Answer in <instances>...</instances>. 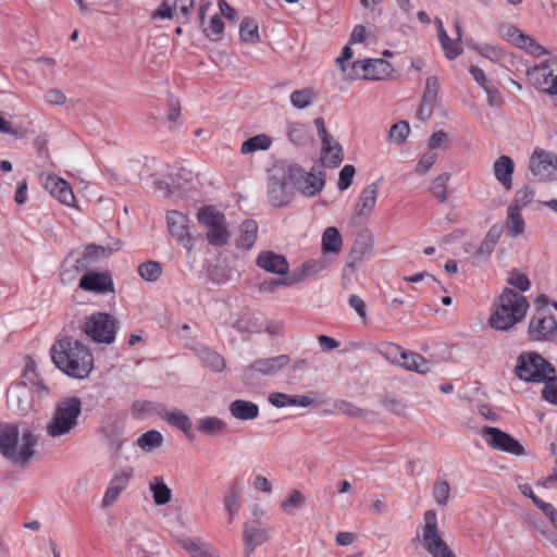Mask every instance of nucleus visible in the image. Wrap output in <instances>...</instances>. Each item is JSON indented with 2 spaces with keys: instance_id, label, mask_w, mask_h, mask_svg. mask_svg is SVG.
I'll use <instances>...</instances> for the list:
<instances>
[{
  "instance_id": "15",
  "label": "nucleus",
  "mask_w": 557,
  "mask_h": 557,
  "mask_svg": "<svg viewBox=\"0 0 557 557\" xmlns=\"http://www.w3.org/2000/svg\"><path fill=\"white\" fill-rule=\"evenodd\" d=\"M134 474V469L131 466H126L117 470L111 478L107 490L104 491L101 507L108 509L112 507L119 499L121 493L126 490L128 483Z\"/></svg>"
},
{
  "instance_id": "6",
  "label": "nucleus",
  "mask_w": 557,
  "mask_h": 557,
  "mask_svg": "<svg viewBox=\"0 0 557 557\" xmlns=\"http://www.w3.org/2000/svg\"><path fill=\"white\" fill-rule=\"evenodd\" d=\"M555 373L553 366L533 351H524L515 366V374L524 382L542 383Z\"/></svg>"
},
{
  "instance_id": "23",
  "label": "nucleus",
  "mask_w": 557,
  "mask_h": 557,
  "mask_svg": "<svg viewBox=\"0 0 557 557\" xmlns=\"http://www.w3.org/2000/svg\"><path fill=\"white\" fill-rule=\"evenodd\" d=\"M176 543L191 557H221L212 544L200 537L182 536Z\"/></svg>"
},
{
  "instance_id": "9",
  "label": "nucleus",
  "mask_w": 557,
  "mask_h": 557,
  "mask_svg": "<svg viewBox=\"0 0 557 557\" xmlns=\"http://www.w3.org/2000/svg\"><path fill=\"white\" fill-rule=\"evenodd\" d=\"M116 321L106 312H97L86 318L85 334L96 343L111 344L115 339Z\"/></svg>"
},
{
  "instance_id": "1",
  "label": "nucleus",
  "mask_w": 557,
  "mask_h": 557,
  "mask_svg": "<svg viewBox=\"0 0 557 557\" xmlns=\"http://www.w3.org/2000/svg\"><path fill=\"white\" fill-rule=\"evenodd\" d=\"M39 437L27 424H0V454L12 465L24 467L38 453Z\"/></svg>"
},
{
  "instance_id": "3",
  "label": "nucleus",
  "mask_w": 557,
  "mask_h": 557,
  "mask_svg": "<svg viewBox=\"0 0 557 557\" xmlns=\"http://www.w3.org/2000/svg\"><path fill=\"white\" fill-rule=\"evenodd\" d=\"M352 57L351 48L345 46L341 55L336 58V63L346 79L381 81L388 77L393 72L391 63L383 59H366L348 63Z\"/></svg>"
},
{
  "instance_id": "29",
  "label": "nucleus",
  "mask_w": 557,
  "mask_h": 557,
  "mask_svg": "<svg viewBox=\"0 0 557 557\" xmlns=\"http://www.w3.org/2000/svg\"><path fill=\"white\" fill-rule=\"evenodd\" d=\"M269 403L276 408L309 407L313 400L305 395H288L276 392L269 395Z\"/></svg>"
},
{
  "instance_id": "5",
  "label": "nucleus",
  "mask_w": 557,
  "mask_h": 557,
  "mask_svg": "<svg viewBox=\"0 0 557 557\" xmlns=\"http://www.w3.org/2000/svg\"><path fill=\"white\" fill-rule=\"evenodd\" d=\"M82 410L83 404L78 397L70 396L59 400L46 425V434L52 438L70 436L79 424Z\"/></svg>"
},
{
  "instance_id": "58",
  "label": "nucleus",
  "mask_w": 557,
  "mask_h": 557,
  "mask_svg": "<svg viewBox=\"0 0 557 557\" xmlns=\"http://www.w3.org/2000/svg\"><path fill=\"white\" fill-rule=\"evenodd\" d=\"M507 283L522 293L531 287L529 277L518 271H513L509 274Z\"/></svg>"
},
{
  "instance_id": "22",
  "label": "nucleus",
  "mask_w": 557,
  "mask_h": 557,
  "mask_svg": "<svg viewBox=\"0 0 557 557\" xmlns=\"http://www.w3.org/2000/svg\"><path fill=\"white\" fill-rule=\"evenodd\" d=\"M79 288L95 294L113 292V281L107 272L89 271L79 280Z\"/></svg>"
},
{
  "instance_id": "11",
  "label": "nucleus",
  "mask_w": 557,
  "mask_h": 557,
  "mask_svg": "<svg viewBox=\"0 0 557 557\" xmlns=\"http://www.w3.org/2000/svg\"><path fill=\"white\" fill-rule=\"evenodd\" d=\"M498 36L510 45L523 50L532 57H543L548 54L546 48L540 45L535 39L520 30L516 25L502 23L497 26Z\"/></svg>"
},
{
  "instance_id": "12",
  "label": "nucleus",
  "mask_w": 557,
  "mask_h": 557,
  "mask_svg": "<svg viewBox=\"0 0 557 557\" xmlns=\"http://www.w3.org/2000/svg\"><path fill=\"white\" fill-rule=\"evenodd\" d=\"M557 334V321L554 314L546 309H537L529 322L528 335L530 339L544 342L552 341Z\"/></svg>"
},
{
  "instance_id": "60",
  "label": "nucleus",
  "mask_w": 557,
  "mask_h": 557,
  "mask_svg": "<svg viewBox=\"0 0 557 557\" xmlns=\"http://www.w3.org/2000/svg\"><path fill=\"white\" fill-rule=\"evenodd\" d=\"M355 173V168L351 164H346L342 168L338 174L337 184L339 190H346L351 185Z\"/></svg>"
},
{
  "instance_id": "26",
  "label": "nucleus",
  "mask_w": 557,
  "mask_h": 557,
  "mask_svg": "<svg viewBox=\"0 0 557 557\" xmlns=\"http://www.w3.org/2000/svg\"><path fill=\"white\" fill-rule=\"evenodd\" d=\"M322 143V160L327 166L335 168L344 159V151L339 143L331 135L320 137Z\"/></svg>"
},
{
  "instance_id": "43",
  "label": "nucleus",
  "mask_w": 557,
  "mask_h": 557,
  "mask_svg": "<svg viewBox=\"0 0 557 557\" xmlns=\"http://www.w3.org/2000/svg\"><path fill=\"white\" fill-rule=\"evenodd\" d=\"M139 276L149 283L157 282L162 274V267L157 261H145L138 265Z\"/></svg>"
},
{
  "instance_id": "41",
  "label": "nucleus",
  "mask_w": 557,
  "mask_h": 557,
  "mask_svg": "<svg viewBox=\"0 0 557 557\" xmlns=\"http://www.w3.org/2000/svg\"><path fill=\"white\" fill-rule=\"evenodd\" d=\"M506 227L511 237H519L524 233L525 222L521 214V210L508 207Z\"/></svg>"
},
{
  "instance_id": "24",
  "label": "nucleus",
  "mask_w": 557,
  "mask_h": 557,
  "mask_svg": "<svg viewBox=\"0 0 557 557\" xmlns=\"http://www.w3.org/2000/svg\"><path fill=\"white\" fill-rule=\"evenodd\" d=\"M269 539V530L261 527L258 521L244 524L245 555L249 557L253 550Z\"/></svg>"
},
{
  "instance_id": "2",
  "label": "nucleus",
  "mask_w": 557,
  "mask_h": 557,
  "mask_svg": "<svg viewBox=\"0 0 557 557\" xmlns=\"http://www.w3.org/2000/svg\"><path fill=\"white\" fill-rule=\"evenodd\" d=\"M51 350L53 363L69 376L85 379L94 368L90 350L73 337L60 339Z\"/></svg>"
},
{
  "instance_id": "7",
  "label": "nucleus",
  "mask_w": 557,
  "mask_h": 557,
  "mask_svg": "<svg viewBox=\"0 0 557 557\" xmlns=\"http://www.w3.org/2000/svg\"><path fill=\"white\" fill-rule=\"evenodd\" d=\"M423 520L421 545L425 552L432 557H456L441 536L436 512L432 509L426 510Z\"/></svg>"
},
{
  "instance_id": "59",
  "label": "nucleus",
  "mask_w": 557,
  "mask_h": 557,
  "mask_svg": "<svg viewBox=\"0 0 557 557\" xmlns=\"http://www.w3.org/2000/svg\"><path fill=\"white\" fill-rule=\"evenodd\" d=\"M292 281L289 278H269L259 284V292L264 294L274 293L281 286H289Z\"/></svg>"
},
{
  "instance_id": "20",
  "label": "nucleus",
  "mask_w": 557,
  "mask_h": 557,
  "mask_svg": "<svg viewBox=\"0 0 557 557\" xmlns=\"http://www.w3.org/2000/svg\"><path fill=\"white\" fill-rule=\"evenodd\" d=\"M381 184L379 181L364 186L355 206V216L360 220H368L374 212L380 195Z\"/></svg>"
},
{
  "instance_id": "53",
  "label": "nucleus",
  "mask_w": 557,
  "mask_h": 557,
  "mask_svg": "<svg viewBox=\"0 0 557 557\" xmlns=\"http://www.w3.org/2000/svg\"><path fill=\"white\" fill-rule=\"evenodd\" d=\"M450 494L449 484L446 481H436L433 486V498L440 506H445L448 503Z\"/></svg>"
},
{
  "instance_id": "45",
  "label": "nucleus",
  "mask_w": 557,
  "mask_h": 557,
  "mask_svg": "<svg viewBox=\"0 0 557 557\" xmlns=\"http://www.w3.org/2000/svg\"><path fill=\"white\" fill-rule=\"evenodd\" d=\"M163 436L159 431L150 430L137 438V445L145 451H151L162 445Z\"/></svg>"
},
{
  "instance_id": "46",
  "label": "nucleus",
  "mask_w": 557,
  "mask_h": 557,
  "mask_svg": "<svg viewBox=\"0 0 557 557\" xmlns=\"http://www.w3.org/2000/svg\"><path fill=\"white\" fill-rule=\"evenodd\" d=\"M287 136L293 144L304 146L308 141L306 125L298 122L288 123Z\"/></svg>"
},
{
  "instance_id": "34",
  "label": "nucleus",
  "mask_w": 557,
  "mask_h": 557,
  "mask_svg": "<svg viewBox=\"0 0 557 557\" xmlns=\"http://www.w3.org/2000/svg\"><path fill=\"white\" fill-rule=\"evenodd\" d=\"M149 491L157 506L166 505L172 498V490L165 484L161 475H154L150 479Z\"/></svg>"
},
{
  "instance_id": "8",
  "label": "nucleus",
  "mask_w": 557,
  "mask_h": 557,
  "mask_svg": "<svg viewBox=\"0 0 557 557\" xmlns=\"http://www.w3.org/2000/svg\"><path fill=\"white\" fill-rule=\"evenodd\" d=\"M198 222L208 228L207 239L212 246L227 244L231 234L223 213L212 207H205L197 213Z\"/></svg>"
},
{
  "instance_id": "16",
  "label": "nucleus",
  "mask_w": 557,
  "mask_h": 557,
  "mask_svg": "<svg viewBox=\"0 0 557 557\" xmlns=\"http://www.w3.org/2000/svg\"><path fill=\"white\" fill-rule=\"evenodd\" d=\"M8 404L12 410L25 414L34 409L37 393L25 384H13L7 393Z\"/></svg>"
},
{
  "instance_id": "64",
  "label": "nucleus",
  "mask_w": 557,
  "mask_h": 557,
  "mask_svg": "<svg viewBox=\"0 0 557 557\" xmlns=\"http://www.w3.org/2000/svg\"><path fill=\"white\" fill-rule=\"evenodd\" d=\"M441 47H442V49L444 51L445 57L448 60H455L456 58H458L462 53V48H461V45H460V42L458 40H453V39L449 38L448 42L444 44Z\"/></svg>"
},
{
  "instance_id": "13",
  "label": "nucleus",
  "mask_w": 557,
  "mask_h": 557,
  "mask_svg": "<svg viewBox=\"0 0 557 557\" xmlns=\"http://www.w3.org/2000/svg\"><path fill=\"white\" fill-rule=\"evenodd\" d=\"M482 435L488 446L515 456L524 455L523 446L508 433L493 426H485Z\"/></svg>"
},
{
  "instance_id": "38",
  "label": "nucleus",
  "mask_w": 557,
  "mask_h": 557,
  "mask_svg": "<svg viewBox=\"0 0 557 557\" xmlns=\"http://www.w3.org/2000/svg\"><path fill=\"white\" fill-rule=\"evenodd\" d=\"M398 366L420 374L431 372V364L423 356L407 350L405 351L404 357Z\"/></svg>"
},
{
  "instance_id": "55",
  "label": "nucleus",
  "mask_w": 557,
  "mask_h": 557,
  "mask_svg": "<svg viewBox=\"0 0 557 557\" xmlns=\"http://www.w3.org/2000/svg\"><path fill=\"white\" fill-rule=\"evenodd\" d=\"M544 386L542 389V396L543 398L557 406V377L553 375H549L546 381L543 382Z\"/></svg>"
},
{
  "instance_id": "47",
  "label": "nucleus",
  "mask_w": 557,
  "mask_h": 557,
  "mask_svg": "<svg viewBox=\"0 0 557 557\" xmlns=\"http://www.w3.org/2000/svg\"><path fill=\"white\" fill-rule=\"evenodd\" d=\"M535 197V190L530 186H523L515 193L513 199L509 207L522 210L530 205Z\"/></svg>"
},
{
  "instance_id": "36",
  "label": "nucleus",
  "mask_w": 557,
  "mask_h": 557,
  "mask_svg": "<svg viewBox=\"0 0 557 557\" xmlns=\"http://www.w3.org/2000/svg\"><path fill=\"white\" fill-rule=\"evenodd\" d=\"M16 384H25L26 386L32 387V389L36 391L38 397H42L48 394V389L38 382L36 364L32 359L26 362L21 380Z\"/></svg>"
},
{
  "instance_id": "35",
  "label": "nucleus",
  "mask_w": 557,
  "mask_h": 557,
  "mask_svg": "<svg viewBox=\"0 0 557 557\" xmlns=\"http://www.w3.org/2000/svg\"><path fill=\"white\" fill-rule=\"evenodd\" d=\"M322 251L324 255H338L343 249V238L335 226H329L324 230L321 239Z\"/></svg>"
},
{
  "instance_id": "61",
  "label": "nucleus",
  "mask_w": 557,
  "mask_h": 557,
  "mask_svg": "<svg viewBox=\"0 0 557 557\" xmlns=\"http://www.w3.org/2000/svg\"><path fill=\"white\" fill-rule=\"evenodd\" d=\"M469 73L478 86L483 90L493 85V82L487 77L486 73L481 67L471 65L469 67Z\"/></svg>"
},
{
  "instance_id": "40",
  "label": "nucleus",
  "mask_w": 557,
  "mask_h": 557,
  "mask_svg": "<svg viewBox=\"0 0 557 557\" xmlns=\"http://www.w3.org/2000/svg\"><path fill=\"white\" fill-rule=\"evenodd\" d=\"M197 356L202 366L213 372H222L225 369L224 358L215 351L208 348H201L197 350Z\"/></svg>"
},
{
  "instance_id": "28",
  "label": "nucleus",
  "mask_w": 557,
  "mask_h": 557,
  "mask_svg": "<svg viewBox=\"0 0 557 557\" xmlns=\"http://www.w3.org/2000/svg\"><path fill=\"white\" fill-rule=\"evenodd\" d=\"M515 163L508 156H500L493 164L496 181L507 190L512 188Z\"/></svg>"
},
{
  "instance_id": "27",
  "label": "nucleus",
  "mask_w": 557,
  "mask_h": 557,
  "mask_svg": "<svg viewBox=\"0 0 557 557\" xmlns=\"http://www.w3.org/2000/svg\"><path fill=\"white\" fill-rule=\"evenodd\" d=\"M119 249L120 246L117 243L113 247H106L95 244L88 245L85 248L83 256L76 260V269L84 270L92 262L107 258Z\"/></svg>"
},
{
  "instance_id": "37",
  "label": "nucleus",
  "mask_w": 557,
  "mask_h": 557,
  "mask_svg": "<svg viewBox=\"0 0 557 557\" xmlns=\"http://www.w3.org/2000/svg\"><path fill=\"white\" fill-rule=\"evenodd\" d=\"M258 235V224L253 220H246L239 226V236L237 238V247L249 250L253 247Z\"/></svg>"
},
{
  "instance_id": "19",
  "label": "nucleus",
  "mask_w": 557,
  "mask_h": 557,
  "mask_svg": "<svg viewBox=\"0 0 557 557\" xmlns=\"http://www.w3.org/2000/svg\"><path fill=\"white\" fill-rule=\"evenodd\" d=\"M529 168L542 181H557V157L554 153L535 150Z\"/></svg>"
},
{
  "instance_id": "32",
  "label": "nucleus",
  "mask_w": 557,
  "mask_h": 557,
  "mask_svg": "<svg viewBox=\"0 0 557 557\" xmlns=\"http://www.w3.org/2000/svg\"><path fill=\"white\" fill-rule=\"evenodd\" d=\"M468 47L495 64H503L507 57L506 51L496 45L470 42Z\"/></svg>"
},
{
  "instance_id": "44",
  "label": "nucleus",
  "mask_w": 557,
  "mask_h": 557,
  "mask_svg": "<svg viewBox=\"0 0 557 557\" xmlns=\"http://www.w3.org/2000/svg\"><path fill=\"white\" fill-rule=\"evenodd\" d=\"M315 99V91L313 88H304L295 90L290 94V103L298 110L307 109Z\"/></svg>"
},
{
  "instance_id": "17",
  "label": "nucleus",
  "mask_w": 557,
  "mask_h": 557,
  "mask_svg": "<svg viewBox=\"0 0 557 557\" xmlns=\"http://www.w3.org/2000/svg\"><path fill=\"white\" fill-rule=\"evenodd\" d=\"M189 219L186 214L171 210L166 213L168 230L188 251L193 249L194 239L189 233Z\"/></svg>"
},
{
  "instance_id": "50",
  "label": "nucleus",
  "mask_w": 557,
  "mask_h": 557,
  "mask_svg": "<svg viewBox=\"0 0 557 557\" xmlns=\"http://www.w3.org/2000/svg\"><path fill=\"white\" fill-rule=\"evenodd\" d=\"M410 132L409 124L406 121H400L398 123H395L388 134V139L391 143L400 145L403 144L406 138L408 137Z\"/></svg>"
},
{
  "instance_id": "49",
  "label": "nucleus",
  "mask_w": 557,
  "mask_h": 557,
  "mask_svg": "<svg viewBox=\"0 0 557 557\" xmlns=\"http://www.w3.org/2000/svg\"><path fill=\"white\" fill-rule=\"evenodd\" d=\"M329 265H330V259L327 257L308 260L301 267L302 275L304 276L317 275L320 272H322L323 270H325Z\"/></svg>"
},
{
  "instance_id": "30",
  "label": "nucleus",
  "mask_w": 557,
  "mask_h": 557,
  "mask_svg": "<svg viewBox=\"0 0 557 557\" xmlns=\"http://www.w3.org/2000/svg\"><path fill=\"white\" fill-rule=\"evenodd\" d=\"M228 410L234 419L242 421L253 420L259 416L258 405L244 399L233 400L228 406Z\"/></svg>"
},
{
  "instance_id": "52",
  "label": "nucleus",
  "mask_w": 557,
  "mask_h": 557,
  "mask_svg": "<svg viewBox=\"0 0 557 557\" xmlns=\"http://www.w3.org/2000/svg\"><path fill=\"white\" fill-rule=\"evenodd\" d=\"M405 351L406 350L403 349L400 346H398L396 344H393V343L384 344L380 348L381 355L385 359H387L388 361H391V362H393L395 364H399L400 363V360L403 359Z\"/></svg>"
},
{
  "instance_id": "56",
  "label": "nucleus",
  "mask_w": 557,
  "mask_h": 557,
  "mask_svg": "<svg viewBox=\"0 0 557 557\" xmlns=\"http://www.w3.org/2000/svg\"><path fill=\"white\" fill-rule=\"evenodd\" d=\"M304 502L305 499L301 493L297 490H294L282 503L281 507L286 513H293L296 509L302 506Z\"/></svg>"
},
{
  "instance_id": "42",
  "label": "nucleus",
  "mask_w": 557,
  "mask_h": 557,
  "mask_svg": "<svg viewBox=\"0 0 557 557\" xmlns=\"http://www.w3.org/2000/svg\"><path fill=\"white\" fill-rule=\"evenodd\" d=\"M272 145V139L267 134H258L248 138L242 144L240 152L243 154L253 153L256 151L268 150Z\"/></svg>"
},
{
  "instance_id": "31",
  "label": "nucleus",
  "mask_w": 557,
  "mask_h": 557,
  "mask_svg": "<svg viewBox=\"0 0 557 557\" xmlns=\"http://www.w3.org/2000/svg\"><path fill=\"white\" fill-rule=\"evenodd\" d=\"M159 414L166 423L181 430L186 436L190 435L193 425L191 420L182 410H163Z\"/></svg>"
},
{
  "instance_id": "39",
  "label": "nucleus",
  "mask_w": 557,
  "mask_h": 557,
  "mask_svg": "<svg viewBox=\"0 0 557 557\" xmlns=\"http://www.w3.org/2000/svg\"><path fill=\"white\" fill-rule=\"evenodd\" d=\"M197 430L206 435H221L226 432L227 424L218 417L207 416L198 420Z\"/></svg>"
},
{
  "instance_id": "25",
  "label": "nucleus",
  "mask_w": 557,
  "mask_h": 557,
  "mask_svg": "<svg viewBox=\"0 0 557 557\" xmlns=\"http://www.w3.org/2000/svg\"><path fill=\"white\" fill-rule=\"evenodd\" d=\"M257 264L262 270L276 275H285L289 271V264L286 258L270 250L259 253Z\"/></svg>"
},
{
  "instance_id": "21",
  "label": "nucleus",
  "mask_w": 557,
  "mask_h": 557,
  "mask_svg": "<svg viewBox=\"0 0 557 557\" xmlns=\"http://www.w3.org/2000/svg\"><path fill=\"white\" fill-rule=\"evenodd\" d=\"M42 184L45 189L61 203L67 207H73L75 205L76 198L72 187L62 177L54 174H47L42 178Z\"/></svg>"
},
{
  "instance_id": "63",
  "label": "nucleus",
  "mask_w": 557,
  "mask_h": 557,
  "mask_svg": "<svg viewBox=\"0 0 557 557\" xmlns=\"http://www.w3.org/2000/svg\"><path fill=\"white\" fill-rule=\"evenodd\" d=\"M125 549L132 557H144L149 552L145 550L136 536L129 535L126 541Z\"/></svg>"
},
{
  "instance_id": "4",
  "label": "nucleus",
  "mask_w": 557,
  "mask_h": 557,
  "mask_svg": "<svg viewBox=\"0 0 557 557\" xmlns=\"http://www.w3.org/2000/svg\"><path fill=\"white\" fill-rule=\"evenodd\" d=\"M529 309L524 296L506 288L498 298V304L490 317V324L498 331H507L522 321Z\"/></svg>"
},
{
  "instance_id": "54",
  "label": "nucleus",
  "mask_w": 557,
  "mask_h": 557,
  "mask_svg": "<svg viewBox=\"0 0 557 557\" xmlns=\"http://www.w3.org/2000/svg\"><path fill=\"white\" fill-rule=\"evenodd\" d=\"M334 409L336 412L352 417L362 418L364 417V410L356 407L354 404L346 400H337L334 403Z\"/></svg>"
},
{
  "instance_id": "33",
  "label": "nucleus",
  "mask_w": 557,
  "mask_h": 557,
  "mask_svg": "<svg viewBox=\"0 0 557 557\" xmlns=\"http://www.w3.org/2000/svg\"><path fill=\"white\" fill-rule=\"evenodd\" d=\"M242 480H236L228 488L224 497V508L228 513V522L232 523L240 508Z\"/></svg>"
},
{
  "instance_id": "10",
  "label": "nucleus",
  "mask_w": 557,
  "mask_h": 557,
  "mask_svg": "<svg viewBox=\"0 0 557 557\" xmlns=\"http://www.w3.org/2000/svg\"><path fill=\"white\" fill-rule=\"evenodd\" d=\"M527 78L534 87L550 96H557V57L530 67L527 71Z\"/></svg>"
},
{
  "instance_id": "57",
  "label": "nucleus",
  "mask_w": 557,
  "mask_h": 557,
  "mask_svg": "<svg viewBox=\"0 0 557 557\" xmlns=\"http://www.w3.org/2000/svg\"><path fill=\"white\" fill-rule=\"evenodd\" d=\"M224 32V22L215 14L211 17L209 26L205 28L206 36L212 40H218Z\"/></svg>"
},
{
  "instance_id": "62",
  "label": "nucleus",
  "mask_w": 557,
  "mask_h": 557,
  "mask_svg": "<svg viewBox=\"0 0 557 557\" xmlns=\"http://www.w3.org/2000/svg\"><path fill=\"white\" fill-rule=\"evenodd\" d=\"M438 86H440V84H438V79L436 77L431 76L426 79L425 90H424V94L422 97L424 102H433L434 103V100L436 98V94L438 90Z\"/></svg>"
},
{
  "instance_id": "48",
  "label": "nucleus",
  "mask_w": 557,
  "mask_h": 557,
  "mask_svg": "<svg viewBox=\"0 0 557 557\" xmlns=\"http://www.w3.org/2000/svg\"><path fill=\"white\" fill-rule=\"evenodd\" d=\"M449 178L448 173H442L432 183V193L440 202H445L448 198L447 184Z\"/></svg>"
},
{
  "instance_id": "18",
  "label": "nucleus",
  "mask_w": 557,
  "mask_h": 557,
  "mask_svg": "<svg viewBox=\"0 0 557 557\" xmlns=\"http://www.w3.org/2000/svg\"><path fill=\"white\" fill-rule=\"evenodd\" d=\"M289 177L294 187L308 197L317 195L324 185V180L321 176L307 172L299 166L290 168Z\"/></svg>"
},
{
  "instance_id": "14",
  "label": "nucleus",
  "mask_w": 557,
  "mask_h": 557,
  "mask_svg": "<svg viewBox=\"0 0 557 557\" xmlns=\"http://www.w3.org/2000/svg\"><path fill=\"white\" fill-rule=\"evenodd\" d=\"M289 362L290 358L287 355L257 359L245 369L244 379L251 381L258 375H274L287 367Z\"/></svg>"
},
{
  "instance_id": "51",
  "label": "nucleus",
  "mask_w": 557,
  "mask_h": 557,
  "mask_svg": "<svg viewBox=\"0 0 557 557\" xmlns=\"http://www.w3.org/2000/svg\"><path fill=\"white\" fill-rule=\"evenodd\" d=\"M239 35L243 41L245 42L258 41V25L252 20H244L239 27Z\"/></svg>"
}]
</instances>
